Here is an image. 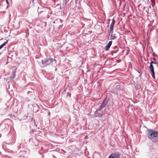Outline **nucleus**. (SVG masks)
Wrapping results in <instances>:
<instances>
[{"label":"nucleus","instance_id":"4","mask_svg":"<svg viewBox=\"0 0 158 158\" xmlns=\"http://www.w3.org/2000/svg\"><path fill=\"white\" fill-rule=\"evenodd\" d=\"M158 66V64L157 62L151 61L150 64L149 68L150 69H154V68H156Z\"/></svg>","mask_w":158,"mask_h":158},{"label":"nucleus","instance_id":"10","mask_svg":"<svg viewBox=\"0 0 158 158\" xmlns=\"http://www.w3.org/2000/svg\"><path fill=\"white\" fill-rule=\"evenodd\" d=\"M109 102V100L107 98V97H106L103 100L102 103L103 104H104L106 106Z\"/></svg>","mask_w":158,"mask_h":158},{"label":"nucleus","instance_id":"7","mask_svg":"<svg viewBox=\"0 0 158 158\" xmlns=\"http://www.w3.org/2000/svg\"><path fill=\"white\" fill-rule=\"evenodd\" d=\"M115 23V21L113 19L112 23L110 26V31L111 32H113V28H114V25Z\"/></svg>","mask_w":158,"mask_h":158},{"label":"nucleus","instance_id":"19","mask_svg":"<svg viewBox=\"0 0 158 158\" xmlns=\"http://www.w3.org/2000/svg\"><path fill=\"white\" fill-rule=\"evenodd\" d=\"M15 117V116H14V115H13L11 117H10L12 118V119H13V117Z\"/></svg>","mask_w":158,"mask_h":158},{"label":"nucleus","instance_id":"23","mask_svg":"<svg viewBox=\"0 0 158 158\" xmlns=\"http://www.w3.org/2000/svg\"><path fill=\"white\" fill-rule=\"evenodd\" d=\"M87 137H88L87 136H85V139H86L87 138Z\"/></svg>","mask_w":158,"mask_h":158},{"label":"nucleus","instance_id":"24","mask_svg":"<svg viewBox=\"0 0 158 158\" xmlns=\"http://www.w3.org/2000/svg\"><path fill=\"white\" fill-rule=\"evenodd\" d=\"M157 141L158 142V139H157Z\"/></svg>","mask_w":158,"mask_h":158},{"label":"nucleus","instance_id":"15","mask_svg":"<svg viewBox=\"0 0 158 158\" xmlns=\"http://www.w3.org/2000/svg\"><path fill=\"white\" fill-rule=\"evenodd\" d=\"M60 72V73H59V74L60 75H64V74L63 73V71H61Z\"/></svg>","mask_w":158,"mask_h":158},{"label":"nucleus","instance_id":"21","mask_svg":"<svg viewBox=\"0 0 158 158\" xmlns=\"http://www.w3.org/2000/svg\"><path fill=\"white\" fill-rule=\"evenodd\" d=\"M7 3L8 4L9 2H8L7 0H6Z\"/></svg>","mask_w":158,"mask_h":158},{"label":"nucleus","instance_id":"2","mask_svg":"<svg viewBox=\"0 0 158 158\" xmlns=\"http://www.w3.org/2000/svg\"><path fill=\"white\" fill-rule=\"evenodd\" d=\"M120 156L119 152H115L111 154L108 158H120Z\"/></svg>","mask_w":158,"mask_h":158},{"label":"nucleus","instance_id":"9","mask_svg":"<svg viewBox=\"0 0 158 158\" xmlns=\"http://www.w3.org/2000/svg\"><path fill=\"white\" fill-rule=\"evenodd\" d=\"M112 43V41H109V43L107 44V45L105 47L106 50H108L110 47Z\"/></svg>","mask_w":158,"mask_h":158},{"label":"nucleus","instance_id":"6","mask_svg":"<svg viewBox=\"0 0 158 158\" xmlns=\"http://www.w3.org/2000/svg\"><path fill=\"white\" fill-rule=\"evenodd\" d=\"M26 90L27 92V94H29L30 95H32L33 94L34 92L33 89L31 88H28Z\"/></svg>","mask_w":158,"mask_h":158},{"label":"nucleus","instance_id":"25","mask_svg":"<svg viewBox=\"0 0 158 158\" xmlns=\"http://www.w3.org/2000/svg\"><path fill=\"white\" fill-rule=\"evenodd\" d=\"M136 102H134V103H136Z\"/></svg>","mask_w":158,"mask_h":158},{"label":"nucleus","instance_id":"18","mask_svg":"<svg viewBox=\"0 0 158 158\" xmlns=\"http://www.w3.org/2000/svg\"><path fill=\"white\" fill-rule=\"evenodd\" d=\"M116 87L117 89H118L120 88V85H117L116 86Z\"/></svg>","mask_w":158,"mask_h":158},{"label":"nucleus","instance_id":"16","mask_svg":"<svg viewBox=\"0 0 158 158\" xmlns=\"http://www.w3.org/2000/svg\"><path fill=\"white\" fill-rule=\"evenodd\" d=\"M152 61H153L155 62H157V61L156 60V59L154 57V58H153L152 60Z\"/></svg>","mask_w":158,"mask_h":158},{"label":"nucleus","instance_id":"1","mask_svg":"<svg viewBox=\"0 0 158 158\" xmlns=\"http://www.w3.org/2000/svg\"><path fill=\"white\" fill-rule=\"evenodd\" d=\"M148 133L147 134V137L151 140L156 139V140L158 139V131L155 129L148 130Z\"/></svg>","mask_w":158,"mask_h":158},{"label":"nucleus","instance_id":"12","mask_svg":"<svg viewBox=\"0 0 158 158\" xmlns=\"http://www.w3.org/2000/svg\"><path fill=\"white\" fill-rule=\"evenodd\" d=\"M106 106L104 104H103L102 103L100 106L99 107L98 109V111H100L104 108Z\"/></svg>","mask_w":158,"mask_h":158},{"label":"nucleus","instance_id":"28","mask_svg":"<svg viewBox=\"0 0 158 158\" xmlns=\"http://www.w3.org/2000/svg\"><path fill=\"white\" fill-rule=\"evenodd\" d=\"M42 72L43 73V72L42 71Z\"/></svg>","mask_w":158,"mask_h":158},{"label":"nucleus","instance_id":"11","mask_svg":"<svg viewBox=\"0 0 158 158\" xmlns=\"http://www.w3.org/2000/svg\"><path fill=\"white\" fill-rule=\"evenodd\" d=\"M154 70H150V73L154 79H155V72Z\"/></svg>","mask_w":158,"mask_h":158},{"label":"nucleus","instance_id":"8","mask_svg":"<svg viewBox=\"0 0 158 158\" xmlns=\"http://www.w3.org/2000/svg\"><path fill=\"white\" fill-rule=\"evenodd\" d=\"M16 70H13L11 76H10V78L12 79H14L15 77L16 73Z\"/></svg>","mask_w":158,"mask_h":158},{"label":"nucleus","instance_id":"27","mask_svg":"<svg viewBox=\"0 0 158 158\" xmlns=\"http://www.w3.org/2000/svg\"><path fill=\"white\" fill-rule=\"evenodd\" d=\"M89 71H87L86 72H88Z\"/></svg>","mask_w":158,"mask_h":158},{"label":"nucleus","instance_id":"26","mask_svg":"<svg viewBox=\"0 0 158 158\" xmlns=\"http://www.w3.org/2000/svg\"><path fill=\"white\" fill-rule=\"evenodd\" d=\"M145 128H147V127H146L145 126Z\"/></svg>","mask_w":158,"mask_h":158},{"label":"nucleus","instance_id":"3","mask_svg":"<svg viewBox=\"0 0 158 158\" xmlns=\"http://www.w3.org/2000/svg\"><path fill=\"white\" fill-rule=\"evenodd\" d=\"M52 60L50 59H44L42 60V63L44 66H47L51 64L52 63Z\"/></svg>","mask_w":158,"mask_h":158},{"label":"nucleus","instance_id":"5","mask_svg":"<svg viewBox=\"0 0 158 158\" xmlns=\"http://www.w3.org/2000/svg\"><path fill=\"white\" fill-rule=\"evenodd\" d=\"M99 111H98V110L95 112L94 113V116L95 117H98L102 118L104 117V114L103 113L102 114H101L100 113H98V112Z\"/></svg>","mask_w":158,"mask_h":158},{"label":"nucleus","instance_id":"14","mask_svg":"<svg viewBox=\"0 0 158 158\" xmlns=\"http://www.w3.org/2000/svg\"><path fill=\"white\" fill-rule=\"evenodd\" d=\"M103 72H104V74L105 73H109V74H112L111 72H110V73H107V72H106V70H104V71H103Z\"/></svg>","mask_w":158,"mask_h":158},{"label":"nucleus","instance_id":"22","mask_svg":"<svg viewBox=\"0 0 158 158\" xmlns=\"http://www.w3.org/2000/svg\"><path fill=\"white\" fill-rule=\"evenodd\" d=\"M48 115H50V113H48Z\"/></svg>","mask_w":158,"mask_h":158},{"label":"nucleus","instance_id":"17","mask_svg":"<svg viewBox=\"0 0 158 158\" xmlns=\"http://www.w3.org/2000/svg\"><path fill=\"white\" fill-rule=\"evenodd\" d=\"M136 70L139 73H140V72L141 71V70Z\"/></svg>","mask_w":158,"mask_h":158},{"label":"nucleus","instance_id":"13","mask_svg":"<svg viewBox=\"0 0 158 158\" xmlns=\"http://www.w3.org/2000/svg\"><path fill=\"white\" fill-rule=\"evenodd\" d=\"M8 40H7L6 42H5L4 43L1 44L0 46V49H2L6 44L8 43Z\"/></svg>","mask_w":158,"mask_h":158},{"label":"nucleus","instance_id":"20","mask_svg":"<svg viewBox=\"0 0 158 158\" xmlns=\"http://www.w3.org/2000/svg\"><path fill=\"white\" fill-rule=\"evenodd\" d=\"M53 156L54 158H57L55 156L53 155Z\"/></svg>","mask_w":158,"mask_h":158}]
</instances>
